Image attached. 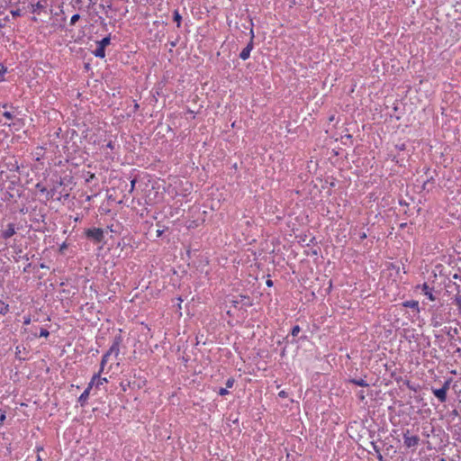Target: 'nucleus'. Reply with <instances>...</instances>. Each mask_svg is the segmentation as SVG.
<instances>
[{"mask_svg": "<svg viewBox=\"0 0 461 461\" xmlns=\"http://www.w3.org/2000/svg\"><path fill=\"white\" fill-rule=\"evenodd\" d=\"M16 233V228L14 223H9L5 230H1V238L8 240Z\"/></svg>", "mask_w": 461, "mask_h": 461, "instance_id": "9d476101", "label": "nucleus"}, {"mask_svg": "<svg viewBox=\"0 0 461 461\" xmlns=\"http://www.w3.org/2000/svg\"><path fill=\"white\" fill-rule=\"evenodd\" d=\"M110 41L111 39L109 36L97 41V48L94 50V55L97 58L104 59L105 57V48L110 44Z\"/></svg>", "mask_w": 461, "mask_h": 461, "instance_id": "20e7f679", "label": "nucleus"}, {"mask_svg": "<svg viewBox=\"0 0 461 461\" xmlns=\"http://www.w3.org/2000/svg\"><path fill=\"white\" fill-rule=\"evenodd\" d=\"M173 18H174V21L176 23V27L180 28L181 22H182V16L179 14L178 10H175Z\"/></svg>", "mask_w": 461, "mask_h": 461, "instance_id": "dca6fc26", "label": "nucleus"}, {"mask_svg": "<svg viewBox=\"0 0 461 461\" xmlns=\"http://www.w3.org/2000/svg\"><path fill=\"white\" fill-rule=\"evenodd\" d=\"M107 146L112 149L113 148L112 142H109Z\"/></svg>", "mask_w": 461, "mask_h": 461, "instance_id": "4c0bfd02", "label": "nucleus"}, {"mask_svg": "<svg viewBox=\"0 0 461 461\" xmlns=\"http://www.w3.org/2000/svg\"><path fill=\"white\" fill-rule=\"evenodd\" d=\"M9 304L5 303L4 301L0 299V314L5 315L9 312Z\"/></svg>", "mask_w": 461, "mask_h": 461, "instance_id": "2eb2a0df", "label": "nucleus"}, {"mask_svg": "<svg viewBox=\"0 0 461 461\" xmlns=\"http://www.w3.org/2000/svg\"><path fill=\"white\" fill-rule=\"evenodd\" d=\"M46 8V1L44 3H41V1L37 2L36 4H31L30 9L32 14H40L41 11H44Z\"/></svg>", "mask_w": 461, "mask_h": 461, "instance_id": "9b49d317", "label": "nucleus"}, {"mask_svg": "<svg viewBox=\"0 0 461 461\" xmlns=\"http://www.w3.org/2000/svg\"><path fill=\"white\" fill-rule=\"evenodd\" d=\"M366 238V234L365 232H363L361 235H360V239L361 240H364Z\"/></svg>", "mask_w": 461, "mask_h": 461, "instance_id": "f704fd0d", "label": "nucleus"}, {"mask_svg": "<svg viewBox=\"0 0 461 461\" xmlns=\"http://www.w3.org/2000/svg\"><path fill=\"white\" fill-rule=\"evenodd\" d=\"M11 14L14 17L21 15L20 10L12 11Z\"/></svg>", "mask_w": 461, "mask_h": 461, "instance_id": "c756f323", "label": "nucleus"}, {"mask_svg": "<svg viewBox=\"0 0 461 461\" xmlns=\"http://www.w3.org/2000/svg\"><path fill=\"white\" fill-rule=\"evenodd\" d=\"M135 184H136V180L133 179L131 181V189H130V192H132L133 189H134V186H135Z\"/></svg>", "mask_w": 461, "mask_h": 461, "instance_id": "7c9ffc66", "label": "nucleus"}, {"mask_svg": "<svg viewBox=\"0 0 461 461\" xmlns=\"http://www.w3.org/2000/svg\"><path fill=\"white\" fill-rule=\"evenodd\" d=\"M240 301L244 303L247 306H251L252 303L249 300V298L246 295H240Z\"/></svg>", "mask_w": 461, "mask_h": 461, "instance_id": "6ab92c4d", "label": "nucleus"}, {"mask_svg": "<svg viewBox=\"0 0 461 461\" xmlns=\"http://www.w3.org/2000/svg\"><path fill=\"white\" fill-rule=\"evenodd\" d=\"M92 388L93 387H89L88 384L85 391L78 397V402L80 403L81 406H84L86 403Z\"/></svg>", "mask_w": 461, "mask_h": 461, "instance_id": "ddd939ff", "label": "nucleus"}, {"mask_svg": "<svg viewBox=\"0 0 461 461\" xmlns=\"http://www.w3.org/2000/svg\"><path fill=\"white\" fill-rule=\"evenodd\" d=\"M79 19H80V15L78 14L72 15V17L70 19V25H74Z\"/></svg>", "mask_w": 461, "mask_h": 461, "instance_id": "4be33fe9", "label": "nucleus"}, {"mask_svg": "<svg viewBox=\"0 0 461 461\" xmlns=\"http://www.w3.org/2000/svg\"><path fill=\"white\" fill-rule=\"evenodd\" d=\"M30 322H31V319H30V318L25 319V320H24V321H23V323H24L25 325L30 324Z\"/></svg>", "mask_w": 461, "mask_h": 461, "instance_id": "473e14b6", "label": "nucleus"}, {"mask_svg": "<svg viewBox=\"0 0 461 461\" xmlns=\"http://www.w3.org/2000/svg\"><path fill=\"white\" fill-rule=\"evenodd\" d=\"M120 386H121V388H122V390L123 392H126V391H127V389H128V387L130 386V382H127V383L122 382V383L120 384Z\"/></svg>", "mask_w": 461, "mask_h": 461, "instance_id": "b1692460", "label": "nucleus"}, {"mask_svg": "<svg viewBox=\"0 0 461 461\" xmlns=\"http://www.w3.org/2000/svg\"><path fill=\"white\" fill-rule=\"evenodd\" d=\"M41 450H42V447H37V451H41Z\"/></svg>", "mask_w": 461, "mask_h": 461, "instance_id": "ea45409f", "label": "nucleus"}, {"mask_svg": "<svg viewBox=\"0 0 461 461\" xmlns=\"http://www.w3.org/2000/svg\"><path fill=\"white\" fill-rule=\"evenodd\" d=\"M3 107H4V108H7V107H8V104H3Z\"/></svg>", "mask_w": 461, "mask_h": 461, "instance_id": "a19ab883", "label": "nucleus"}, {"mask_svg": "<svg viewBox=\"0 0 461 461\" xmlns=\"http://www.w3.org/2000/svg\"><path fill=\"white\" fill-rule=\"evenodd\" d=\"M350 383L362 387L368 386V384L364 379H351Z\"/></svg>", "mask_w": 461, "mask_h": 461, "instance_id": "f3484780", "label": "nucleus"}, {"mask_svg": "<svg viewBox=\"0 0 461 461\" xmlns=\"http://www.w3.org/2000/svg\"><path fill=\"white\" fill-rule=\"evenodd\" d=\"M32 21H34V22H37V21H38V19H37V17H36V16H33V17L32 18Z\"/></svg>", "mask_w": 461, "mask_h": 461, "instance_id": "e433bc0d", "label": "nucleus"}, {"mask_svg": "<svg viewBox=\"0 0 461 461\" xmlns=\"http://www.w3.org/2000/svg\"><path fill=\"white\" fill-rule=\"evenodd\" d=\"M399 149L403 150L404 149V144L399 147Z\"/></svg>", "mask_w": 461, "mask_h": 461, "instance_id": "c9c22d12", "label": "nucleus"}, {"mask_svg": "<svg viewBox=\"0 0 461 461\" xmlns=\"http://www.w3.org/2000/svg\"><path fill=\"white\" fill-rule=\"evenodd\" d=\"M450 387V381L447 380L444 382L443 385L439 389H432L433 394L438 398L440 402H445L447 401V393Z\"/></svg>", "mask_w": 461, "mask_h": 461, "instance_id": "39448f33", "label": "nucleus"}, {"mask_svg": "<svg viewBox=\"0 0 461 461\" xmlns=\"http://www.w3.org/2000/svg\"><path fill=\"white\" fill-rule=\"evenodd\" d=\"M278 396H279L280 398H286V397H287V393H286L285 391H284V390H283V391H280V392L278 393Z\"/></svg>", "mask_w": 461, "mask_h": 461, "instance_id": "cd10ccee", "label": "nucleus"}, {"mask_svg": "<svg viewBox=\"0 0 461 461\" xmlns=\"http://www.w3.org/2000/svg\"><path fill=\"white\" fill-rule=\"evenodd\" d=\"M405 384L410 390L416 391V389L413 387L410 381H406Z\"/></svg>", "mask_w": 461, "mask_h": 461, "instance_id": "c85d7f7f", "label": "nucleus"}, {"mask_svg": "<svg viewBox=\"0 0 461 461\" xmlns=\"http://www.w3.org/2000/svg\"><path fill=\"white\" fill-rule=\"evenodd\" d=\"M402 305L404 307H408V308H412V309H417L419 310V302L418 301H414V300H411V301H405Z\"/></svg>", "mask_w": 461, "mask_h": 461, "instance_id": "4468645a", "label": "nucleus"}, {"mask_svg": "<svg viewBox=\"0 0 461 461\" xmlns=\"http://www.w3.org/2000/svg\"><path fill=\"white\" fill-rule=\"evenodd\" d=\"M68 249V244L63 242L59 249V253L64 254L65 250Z\"/></svg>", "mask_w": 461, "mask_h": 461, "instance_id": "5701e85b", "label": "nucleus"}, {"mask_svg": "<svg viewBox=\"0 0 461 461\" xmlns=\"http://www.w3.org/2000/svg\"><path fill=\"white\" fill-rule=\"evenodd\" d=\"M50 335V332L46 329H41L40 337L47 338Z\"/></svg>", "mask_w": 461, "mask_h": 461, "instance_id": "a878e982", "label": "nucleus"}, {"mask_svg": "<svg viewBox=\"0 0 461 461\" xmlns=\"http://www.w3.org/2000/svg\"><path fill=\"white\" fill-rule=\"evenodd\" d=\"M37 461H41V459L40 456H38V457H37Z\"/></svg>", "mask_w": 461, "mask_h": 461, "instance_id": "79ce46f5", "label": "nucleus"}, {"mask_svg": "<svg viewBox=\"0 0 461 461\" xmlns=\"http://www.w3.org/2000/svg\"><path fill=\"white\" fill-rule=\"evenodd\" d=\"M403 444L406 447H416L419 445L420 438L418 435L411 434L410 429H406L403 432Z\"/></svg>", "mask_w": 461, "mask_h": 461, "instance_id": "7ed1b4c3", "label": "nucleus"}, {"mask_svg": "<svg viewBox=\"0 0 461 461\" xmlns=\"http://www.w3.org/2000/svg\"><path fill=\"white\" fill-rule=\"evenodd\" d=\"M87 238L94 240L96 243H99L104 239V230L100 228L88 229L86 231Z\"/></svg>", "mask_w": 461, "mask_h": 461, "instance_id": "6e6552de", "label": "nucleus"}, {"mask_svg": "<svg viewBox=\"0 0 461 461\" xmlns=\"http://www.w3.org/2000/svg\"><path fill=\"white\" fill-rule=\"evenodd\" d=\"M119 352H120V345H119V342H113V345L110 347V348L107 350V352L105 354H104V356L102 357V360H101V363H100V368H99V373H107V371H105V366L108 363V360H109V357H111V355H114L115 357H117L119 355Z\"/></svg>", "mask_w": 461, "mask_h": 461, "instance_id": "f03ea898", "label": "nucleus"}, {"mask_svg": "<svg viewBox=\"0 0 461 461\" xmlns=\"http://www.w3.org/2000/svg\"><path fill=\"white\" fill-rule=\"evenodd\" d=\"M218 393L221 396H224L229 393L226 388H220Z\"/></svg>", "mask_w": 461, "mask_h": 461, "instance_id": "bb28decb", "label": "nucleus"}, {"mask_svg": "<svg viewBox=\"0 0 461 461\" xmlns=\"http://www.w3.org/2000/svg\"><path fill=\"white\" fill-rule=\"evenodd\" d=\"M238 303V301H233V305L236 307Z\"/></svg>", "mask_w": 461, "mask_h": 461, "instance_id": "58836bf2", "label": "nucleus"}, {"mask_svg": "<svg viewBox=\"0 0 461 461\" xmlns=\"http://www.w3.org/2000/svg\"><path fill=\"white\" fill-rule=\"evenodd\" d=\"M266 284H267V286H272L273 285V281L271 279H267Z\"/></svg>", "mask_w": 461, "mask_h": 461, "instance_id": "2f4dec72", "label": "nucleus"}, {"mask_svg": "<svg viewBox=\"0 0 461 461\" xmlns=\"http://www.w3.org/2000/svg\"><path fill=\"white\" fill-rule=\"evenodd\" d=\"M5 419H6L5 411L0 410V427L3 425Z\"/></svg>", "mask_w": 461, "mask_h": 461, "instance_id": "412c9836", "label": "nucleus"}, {"mask_svg": "<svg viewBox=\"0 0 461 461\" xmlns=\"http://www.w3.org/2000/svg\"><path fill=\"white\" fill-rule=\"evenodd\" d=\"M102 374L103 373L97 372L92 376L88 383L89 387H95L96 390H99L102 385L108 383V379L106 377L101 376Z\"/></svg>", "mask_w": 461, "mask_h": 461, "instance_id": "0eeeda50", "label": "nucleus"}, {"mask_svg": "<svg viewBox=\"0 0 461 461\" xmlns=\"http://www.w3.org/2000/svg\"><path fill=\"white\" fill-rule=\"evenodd\" d=\"M455 303L457 307L458 312L461 314V294H456L455 296Z\"/></svg>", "mask_w": 461, "mask_h": 461, "instance_id": "a211bd4d", "label": "nucleus"}, {"mask_svg": "<svg viewBox=\"0 0 461 461\" xmlns=\"http://www.w3.org/2000/svg\"><path fill=\"white\" fill-rule=\"evenodd\" d=\"M2 116L5 118V121L0 119V124L3 126H8L15 131H20L25 124L24 120L22 118H17L14 112L5 111L2 113Z\"/></svg>", "mask_w": 461, "mask_h": 461, "instance_id": "f257e3e1", "label": "nucleus"}, {"mask_svg": "<svg viewBox=\"0 0 461 461\" xmlns=\"http://www.w3.org/2000/svg\"><path fill=\"white\" fill-rule=\"evenodd\" d=\"M162 233H163V230H157V236L158 237H160L162 235Z\"/></svg>", "mask_w": 461, "mask_h": 461, "instance_id": "72a5a7b5", "label": "nucleus"}, {"mask_svg": "<svg viewBox=\"0 0 461 461\" xmlns=\"http://www.w3.org/2000/svg\"><path fill=\"white\" fill-rule=\"evenodd\" d=\"M234 384V379L232 377L229 378L227 381H226V387L227 388H231Z\"/></svg>", "mask_w": 461, "mask_h": 461, "instance_id": "393cba45", "label": "nucleus"}, {"mask_svg": "<svg viewBox=\"0 0 461 461\" xmlns=\"http://www.w3.org/2000/svg\"><path fill=\"white\" fill-rule=\"evenodd\" d=\"M35 188L38 192L41 193V195L44 197V201L48 202L51 199H53L55 195V189H48L43 184L37 183L35 185Z\"/></svg>", "mask_w": 461, "mask_h": 461, "instance_id": "423d86ee", "label": "nucleus"}, {"mask_svg": "<svg viewBox=\"0 0 461 461\" xmlns=\"http://www.w3.org/2000/svg\"><path fill=\"white\" fill-rule=\"evenodd\" d=\"M252 49H253V43H252V41H250V42L240 53V58L242 60L248 59L250 56V52H251Z\"/></svg>", "mask_w": 461, "mask_h": 461, "instance_id": "f8f14e48", "label": "nucleus"}, {"mask_svg": "<svg viewBox=\"0 0 461 461\" xmlns=\"http://www.w3.org/2000/svg\"><path fill=\"white\" fill-rule=\"evenodd\" d=\"M300 331H301L300 326L295 325L293 327V329L291 330V334H292V336L295 337L299 334Z\"/></svg>", "mask_w": 461, "mask_h": 461, "instance_id": "aec40b11", "label": "nucleus"}, {"mask_svg": "<svg viewBox=\"0 0 461 461\" xmlns=\"http://www.w3.org/2000/svg\"><path fill=\"white\" fill-rule=\"evenodd\" d=\"M417 289H420L421 293L427 296L429 301L434 302L436 300L433 294V287L429 286L427 283L418 285Z\"/></svg>", "mask_w": 461, "mask_h": 461, "instance_id": "1a4fd4ad", "label": "nucleus"}]
</instances>
